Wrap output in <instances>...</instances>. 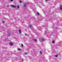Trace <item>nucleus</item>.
Instances as JSON below:
<instances>
[{"label": "nucleus", "mask_w": 62, "mask_h": 62, "mask_svg": "<svg viewBox=\"0 0 62 62\" xmlns=\"http://www.w3.org/2000/svg\"><path fill=\"white\" fill-rule=\"evenodd\" d=\"M28 54V53L27 52H25V54Z\"/></svg>", "instance_id": "9b49d317"}, {"label": "nucleus", "mask_w": 62, "mask_h": 62, "mask_svg": "<svg viewBox=\"0 0 62 62\" xmlns=\"http://www.w3.org/2000/svg\"><path fill=\"white\" fill-rule=\"evenodd\" d=\"M33 40H34V41H35V42H36V41H37V39H34Z\"/></svg>", "instance_id": "1a4fd4ad"}, {"label": "nucleus", "mask_w": 62, "mask_h": 62, "mask_svg": "<svg viewBox=\"0 0 62 62\" xmlns=\"http://www.w3.org/2000/svg\"><path fill=\"white\" fill-rule=\"evenodd\" d=\"M45 1H48V0H45Z\"/></svg>", "instance_id": "4be33fe9"}, {"label": "nucleus", "mask_w": 62, "mask_h": 62, "mask_svg": "<svg viewBox=\"0 0 62 62\" xmlns=\"http://www.w3.org/2000/svg\"><path fill=\"white\" fill-rule=\"evenodd\" d=\"M2 23H5V22L3 21H2Z\"/></svg>", "instance_id": "2eb2a0df"}, {"label": "nucleus", "mask_w": 62, "mask_h": 62, "mask_svg": "<svg viewBox=\"0 0 62 62\" xmlns=\"http://www.w3.org/2000/svg\"><path fill=\"white\" fill-rule=\"evenodd\" d=\"M17 8L19 9L20 8V6L19 5H18L17 6Z\"/></svg>", "instance_id": "6e6552de"}, {"label": "nucleus", "mask_w": 62, "mask_h": 62, "mask_svg": "<svg viewBox=\"0 0 62 62\" xmlns=\"http://www.w3.org/2000/svg\"><path fill=\"white\" fill-rule=\"evenodd\" d=\"M7 35L8 36H10V33H8Z\"/></svg>", "instance_id": "0eeeda50"}, {"label": "nucleus", "mask_w": 62, "mask_h": 62, "mask_svg": "<svg viewBox=\"0 0 62 62\" xmlns=\"http://www.w3.org/2000/svg\"><path fill=\"white\" fill-rule=\"evenodd\" d=\"M11 1V2H13V0H10Z\"/></svg>", "instance_id": "aec40b11"}, {"label": "nucleus", "mask_w": 62, "mask_h": 62, "mask_svg": "<svg viewBox=\"0 0 62 62\" xmlns=\"http://www.w3.org/2000/svg\"><path fill=\"white\" fill-rule=\"evenodd\" d=\"M29 26H30V28H31V27H32V25H29Z\"/></svg>", "instance_id": "ddd939ff"}, {"label": "nucleus", "mask_w": 62, "mask_h": 62, "mask_svg": "<svg viewBox=\"0 0 62 62\" xmlns=\"http://www.w3.org/2000/svg\"><path fill=\"white\" fill-rule=\"evenodd\" d=\"M26 5H27V3H24L23 5V8H24V7H25L26 6Z\"/></svg>", "instance_id": "f257e3e1"}, {"label": "nucleus", "mask_w": 62, "mask_h": 62, "mask_svg": "<svg viewBox=\"0 0 62 62\" xmlns=\"http://www.w3.org/2000/svg\"><path fill=\"white\" fill-rule=\"evenodd\" d=\"M41 40L42 41H44V39L42 37V38Z\"/></svg>", "instance_id": "20e7f679"}, {"label": "nucleus", "mask_w": 62, "mask_h": 62, "mask_svg": "<svg viewBox=\"0 0 62 62\" xmlns=\"http://www.w3.org/2000/svg\"><path fill=\"white\" fill-rule=\"evenodd\" d=\"M19 31L20 33V34H21V33H22V31H21V30H19Z\"/></svg>", "instance_id": "423d86ee"}, {"label": "nucleus", "mask_w": 62, "mask_h": 62, "mask_svg": "<svg viewBox=\"0 0 62 62\" xmlns=\"http://www.w3.org/2000/svg\"><path fill=\"white\" fill-rule=\"evenodd\" d=\"M20 3H22V1H20Z\"/></svg>", "instance_id": "6ab92c4d"}, {"label": "nucleus", "mask_w": 62, "mask_h": 62, "mask_svg": "<svg viewBox=\"0 0 62 62\" xmlns=\"http://www.w3.org/2000/svg\"><path fill=\"white\" fill-rule=\"evenodd\" d=\"M37 13L38 15H39V12H37Z\"/></svg>", "instance_id": "dca6fc26"}, {"label": "nucleus", "mask_w": 62, "mask_h": 62, "mask_svg": "<svg viewBox=\"0 0 62 62\" xmlns=\"http://www.w3.org/2000/svg\"><path fill=\"white\" fill-rule=\"evenodd\" d=\"M11 7H12V8H16V6L14 5H11Z\"/></svg>", "instance_id": "f03ea898"}, {"label": "nucleus", "mask_w": 62, "mask_h": 62, "mask_svg": "<svg viewBox=\"0 0 62 62\" xmlns=\"http://www.w3.org/2000/svg\"><path fill=\"white\" fill-rule=\"evenodd\" d=\"M22 46V47H23V44H21Z\"/></svg>", "instance_id": "f3484780"}, {"label": "nucleus", "mask_w": 62, "mask_h": 62, "mask_svg": "<svg viewBox=\"0 0 62 62\" xmlns=\"http://www.w3.org/2000/svg\"><path fill=\"white\" fill-rule=\"evenodd\" d=\"M25 36H27V34H25Z\"/></svg>", "instance_id": "412c9836"}, {"label": "nucleus", "mask_w": 62, "mask_h": 62, "mask_svg": "<svg viewBox=\"0 0 62 62\" xmlns=\"http://www.w3.org/2000/svg\"><path fill=\"white\" fill-rule=\"evenodd\" d=\"M41 54H42V53H41V51H40L39 52Z\"/></svg>", "instance_id": "a211bd4d"}, {"label": "nucleus", "mask_w": 62, "mask_h": 62, "mask_svg": "<svg viewBox=\"0 0 62 62\" xmlns=\"http://www.w3.org/2000/svg\"><path fill=\"white\" fill-rule=\"evenodd\" d=\"M0 52H1V51H0Z\"/></svg>", "instance_id": "b1692460"}, {"label": "nucleus", "mask_w": 62, "mask_h": 62, "mask_svg": "<svg viewBox=\"0 0 62 62\" xmlns=\"http://www.w3.org/2000/svg\"><path fill=\"white\" fill-rule=\"evenodd\" d=\"M8 7H9V6H7L8 8Z\"/></svg>", "instance_id": "5701e85b"}, {"label": "nucleus", "mask_w": 62, "mask_h": 62, "mask_svg": "<svg viewBox=\"0 0 62 62\" xmlns=\"http://www.w3.org/2000/svg\"><path fill=\"white\" fill-rule=\"evenodd\" d=\"M55 57H57L58 56V55H55Z\"/></svg>", "instance_id": "4468645a"}, {"label": "nucleus", "mask_w": 62, "mask_h": 62, "mask_svg": "<svg viewBox=\"0 0 62 62\" xmlns=\"http://www.w3.org/2000/svg\"><path fill=\"white\" fill-rule=\"evenodd\" d=\"M9 44L10 46H13V43L11 42H10Z\"/></svg>", "instance_id": "7ed1b4c3"}, {"label": "nucleus", "mask_w": 62, "mask_h": 62, "mask_svg": "<svg viewBox=\"0 0 62 62\" xmlns=\"http://www.w3.org/2000/svg\"><path fill=\"white\" fill-rule=\"evenodd\" d=\"M60 9L61 10H62V5H61L60 6Z\"/></svg>", "instance_id": "39448f33"}, {"label": "nucleus", "mask_w": 62, "mask_h": 62, "mask_svg": "<svg viewBox=\"0 0 62 62\" xmlns=\"http://www.w3.org/2000/svg\"><path fill=\"white\" fill-rule=\"evenodd\" d=\"M18 51H21V49L18 48Z\"/></svg>", "instance_id": "f8f14e48"}, {"label": "nucleus", "mask_w": 62, "mask_h": 62, "mask_svg": "<svg viewBox=\"0 0 62 62\" xmlns=\"http://www.w3.org/2000/svg\"><path fill=\"white\" fill-rule=\"evenodd\" d=\"M52 42V43H54V40H53Z\"/></svg>", "instance_id": "9d476101"}]
</instances>
